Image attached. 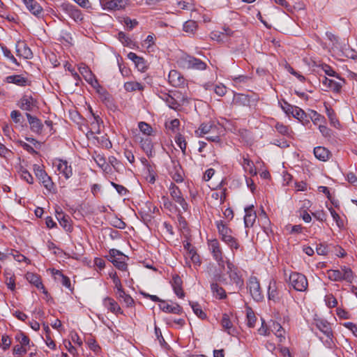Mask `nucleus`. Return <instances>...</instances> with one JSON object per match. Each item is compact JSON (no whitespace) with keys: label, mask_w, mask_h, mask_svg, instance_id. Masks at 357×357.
<instances>
[{"label":"nucleus","mask_w":357,"mask_h":357,"mask_svg":"<svg viewBox=\"0 0 357 357\" xmlns=\"http://www.w3.org/2000/svg\"><path fill=\"white\" fill-rule=\"evenodd\" d=\"M326 273L328 278L334 282L345 280L351 283L354 278L353 271L350 268L345 266H342L340 270H328Z\"/></svg>","instance_id":"nucleus-1"},{"label":"nucleus","mask_w":357,"mask_h":357,"mask_svg":"<svg viewBox=\"0 0 357 357\" xmlns=\"http://www.w3.org/2000/svg\"><path fill=\"white\" fill-rule=\"evenodd\" d=\"M289 284L296 291L304 292L307 289L308 282L307 278L302 273L293 272L288 279Z\"/></svg>","instance_id":"nucleus-2"},{"label":"nucleus","mask_w":357,"mask_h":357,"mask_svg":"<svg viewBox=\"0 0 357 357\" xmlns=\"http://www.w3.org/2000/svg\"><path fill=\"white\" fill-rule=\"evenodd\" d=\"M227 265V274L228 275L230 281L235 284L239 288L243 285V279L242 278L241 272L238 267L236 266L229 259L226 261Z\"/></svg>","instance_id":"nucleus-3"},{"label":"nucleus","mask_w":357,"mask_h":357,"mask_svg":"<svg viewBox=\"0 0 357 357\" xmlns=\"http://www.w3.org/2000/svg\"><path fill=\"white\" fill-rule=\"evenodd\" d=\"M60 9L77 23H81L84 20V15L82 11L70 3H61Z\"/></svg>","instance_id":"nucleus-4"},{"label":"nucleus","mask_w":357,"mask_h":357,"mask_svg":"<svg viewBox=\"0 0 357 357\" xmlns=\"http://www.w3.org/2000/svg\"><path fill=\"white\" fill-rule=\"evenodd\" d=\"M248 289L252 298L257 302H261L264 299V294L260 287L259 282L255 276H251L247 282Z\"/></svg>","instance_id":"nucleus-5"},{"label":"nucleus","mask_w":357,"mask_h":357,"mask_svg":"<svg viewBox=\"0 0 357 357\" xmlns=\"http://www.w3.org/2000/svg\"><path fill=\"white\" fill-rule=\"evenodd\" d=\"M208 250L213 256V258L218 264L221 266L224 263V252L221 245L218 239H209L207 241Z\"/></svg>","instance_id":"nucleus-6"},{"label":"nucleus","mask_w":357,"mask_h":357,"mask_svg":"<svg viewBox=\"0 0 357 357\" xmlns=\"http://www.w3.org/2000/svg\"><path fill=\"white\" fill-rule=\"evenodd\" d=\"M100 4L105 10H121L128 6L129 0H100Z\"/></svg>","instance_id":"nucleus-7"},{"label":"nucleus","mask_w":357,"mask_h":357,"mask_svg":"<svg viewBox=\"0 0 357 357\" xmlns=\"http://www.w3.org/2000/svg\"><path fill=\"white\" fill-rule=\"evenodd\" d=\"M33 171L36 176L41 182L45 189L51 192L54 189V183L45 171L38 165H33Z\"/></svg>","instance_id":"nucleus-8"},{"label":"nucleus","mask_w":357,"mask_h":357,"mask_svg":"<svg viewBox=\"0 0 357 357\" xmlns=\"http://www.w3.org/2000/svg\"><path fill=\"white\" fill-rule=\"evenodd\" d=\"M107 257L118 269L126 271L127 264L125 262L126 256L121 252L116 249H111Z\"/></svg>","instance_id":"nucleus-9"},{"label":"nucleus","mask_w":357,"mask_h":357,"mask_svg":"<svg viewBox=\"0 0 357 357\" xmlns=\"http://www.w3.org/2000/svg\"><path fill=\"white\" fill-rule=\"evenodd\" d=\"M180 93L178 91H172L171 93L165 91H160L158 94V97L166 102L167 105L173 109H177L180 107L177 98Z\"/></svg>","instance_id":"nucleus-10"},{"label":"nucleus","mask_w":357,"mask_h":357,"mask_svg":"<svg viewBox=\"0 0 357 357\" xmlns=\"http://www.w3.org/2000/svg\"><path fill=\"white\" fill-rule=\"evenodd\" d=\"M220 127L221 126L215 121H210L202 123L198 129L195 130V135L199 137H202L211 132H217V129Z\"/></svg>","instance_id":"nucleus-11"},{"label":"nucleus","mask_w":357,"mask_h":357,"mask_svg":"<svg viewBox=\"0 0 357 357\" xmlns=\"http://www.w3.org/2000/svg\"><path fill=\"white\" fill-rule=\"evenodd\" d=\"M169 192L172 199L181 206L183 211H187L188 209V204L183 198L181 190L175 184L171 183Z\"/></svg>","instance_id":"nucleus-12"},{"label":"nucleus","mask_w":357,"mask_h":357,"mask_svg":"<svg viewBox=\"0 0 357 357\" xmlns=\"http://www.w3.org/2000/svg\"><path fill=\"white\" fill-rule=\"evenodd\" d=\"M183 62L188 68L203 70L206 68V63L194 56H187L184 58Z\"/></svg>","instance_id":"nucleus-13"},{"label":"nucleus","mask_w":357,"mask_h":357,"mask_svg":"<svg viewBox=\"0 0 357 357\" xmlns=\"http://www.w3.org/2000/svg\"><path fill=\"white\" fill-rule=\"evenodd\" d=\"M36 100L31 95L25 94L20 100L19 107L26 111L31 112L36 106Z\"/></svg>","instance_id":"nucleus-14"},{"label":"nucleus","mask_w":357,"mask_h":357,"mask_svg":"<svg viewBox=\"0 0 357 357\" xmlns=\"http://www.w3.org/2000/svg\"><path fill=\"white\" fill-rule=\"evenodd\" d=\"M15 50L17 56L26 59L32 58V52L24 42L17 41L15 45Z\"/></svg>","instance_id":"nucleus-15"},{"label":"nucleus","mask_w":357,"mask_h":357,"mask_svg":"<svg viewBox=\"0 0 357 357\" xmlns=\"http://www.w3.org/2000/svg\"><path fill=\"white\" fill-rule=\"evenodd\" d=\"M169 84L174 87H180L185 83V79L177 70H170L168 75Z\"/></svg>","instance_id":"nucleus-16"},{"label":"nucleus","mask_w":357,"mask_h":357,"mask_svg":"<svg viewBox=\"0 0 357 357\" xmlns=\"http://www.w3.org/2000/svg\"><path fill=\"white\" fill-rule=\"evenodd\" d=\"M268 298L274 302L279 301L280 298V290L276 282L273 280H271L268 284Z\"/></svg>","instance_id":"nucleus-17"},{"label":"nucleus","mask_w":357,"mask_h":357,"mask_svg":"<svg viewBox=\"0 0 357 357\" xmlns=\"http://www.w3.org/2000/svg\"><path fill=\"white\" fill-rule=\"evenodd\" d=\"M159 307L161 310L167 313L180 314L183 312L182 307L178 304H169L165 301H161V303L159 304Z\"/></svg>","instance_id":"nucleus-18"},{"label":"nucleus","mask_w":357,"mask_h":357,"mask_svg":"<svg viewBox=\"0 0 357 357\" xmlns=\"http://www.w3.org/2000/svg\"><path fill=\"white\" fill-rule=\"evenodd\" d=\"M79 73L84 77L85 80L90 84L92 86L96 87L98 85V82L96 79L91 70L86 66H80L79 68Z\"/></svg>","instance_id":"nucleus-19"},{"label":"nucleus","mask_w":357,"mask_h":357,"mask_svg":"<svg viewBox=\"0 0 357 357\" xmlns=\"http://www.w3.org/2000/svg\"><path fill=\"white\" fill-rule=\"evenodd\" d=\"M344 79H340V82H337L331 79L324 77L322 80L323 85L332 90L334 92L338 93L340 91L342 84L344 83Z\"/></svg>","instance_id":"nucleus-20"},{"label":"nucleus","mask_w":357,"mask_h":357,"mask_svg":"<svg viewBox=\"0 0 357 357\" xmlns=\"http://www.w3.org/2000/svg\"><path fill=\"white\" fill-rule=\"evenodd\" d=\"M256 218V213L253 211V205L245 208L244 224L245 227H252Z\"/></svg>","instance_id":"nucleus-21"},{"label":"nucleus","mask_w":357,"mask_h":357,"mask_svg":"<svg viewBox=\"0 0 357 357\" xmlns=\"http://www.w3.org/2000/svg\"><path fill=\"white\" fill-rule=\"evenodd\" d=\"M26 8L34 15L38 17L43 12V8L36 0H22Z\"/></svg>","instance_id":"nucleus-22"},{"label":"nucleus","mask_w":357,"mask_h":357,"mask_svg":"<svg viewBox=\"0 0 357 357\" xmlns=\"http://www.w3.org/2000/svg\"><path fill=\"white\" fill-rule=\"evenodd\" d=\"M26 116L30 124L31 130L36 133H40L43 128L40 120L36 116H33L29 113H26Z\"/></svg>","instance_id":"nucleus-23"},{"label":"nucleus","mask_w":357,"mask_h":357,"mask_svg":"<svg viewBox=\"0 0 357 357\" xmlns=\"http://www.w3.org/2000/svg\"><path fill=\"white\" fill-rule=\"evenodd\" d=\"M26 280L33 285H34L38 289H43V293L47 295V291L45 289L44 285L42 283L40 278L36 274L32 273H27L26 275Z\"/></svg>","instance_id":"nucleus-24"},{"label":"nucleus","mask_w":357,"mask_h":357,"mask_svg":"<svg viewBox=\"0 0 357 357\" xmlns=\"http://www.w3.org/2000/svg\"><path fill=\"white\" fill-rule=\"evenodd\" d=\"M142 162L145 165V170H144V176L146 180L149 183H154L155 181L156 174L155 172V168L152 167L150 164H149L146 159L144 158Z\"/></svg>","instance_id":"nucleus-25"},{"label":"nucleus","mask_w":357,"mask_h":357,"mask_svg":"<svg viewBox=\"0 0 357 357\" xmlns=\"http://www.w3.org/2000/svg\"><path fill=\"white\" fill-rule=\"evenodd\" d=\"M104 306L107 308L109 311L114 313L115 314H122L121 310L119 304L112 298L106 297L103 300Z\"/></svg>","instance_id":"nucleus-26"},{"label":"nucleus","mask_w":357,"mask_h":357,"mask_svg":"<svg viewBox=\"0 0 357 357\" xmlns=\"http://www.w3.org/2000/svg\"><path fill=\"white\" fill-rule=\"evenodd\" d=\"M57 170L68 179L73 175V169L70 165H68L66 160H59L57 164Z\"/></svg>","instance_id":"nucleus-27"},{"label":"nucleus","mask_w":357,"mask_h":357,"mask_svg":"<svg viewBox=\"0 0 357 357\" xmlns=\"http://www.w3.org/2000/svg\"><path fill=\"white\" fill-rule=\"evenodd\" d=\"M314 155L316 158L324 162L327 161L331 155V152L323 146L315 147L314 149Z\"/></svg>","instance_id":"nucleus-28"},{"label":"nucleus","mask_w":357,"mask_h":357,"mask_svg":"<svg viewBox=\"0 0 357 357\" xmlns=\"http://www.w3.org/2000/svg\"><path fill=\"white\" fill-rule=\"evenodd\" d=\"M182 280L178 276H174L172 282V286L174 289V293L179 298H183L184 296V292L182 288Z\"/></svg>","instance_id":"nucleus-29"},{"label":"nucleus","mask_w":357,"mask_h":357,"mask_svg":"<svg viewBox=\"0 0 357 357\" xmlns=\"http://www.w3.org/2000/svg\"><path fill=\"white\" fill-rule=\"evenodd\" d=\"M242 158L243 161L241 162V165L243 166L244 170L252 176L256 175L257 171L255 167L254 162L249 159L248 155L245 156L243 155Z\"/></svg>","instance_id":"nucleus-30"},{"label":"nucleus","mask_w":357,"mask_h":357,"mask_svg":"<svg viewBox=\"0 0 357 357\" xmlns=\"http://www.w3.org/2000/svg\"><path fill=\"white\" fill-rule=\"evenodd\" d=\"M141 148L146 153L147 156L151 157L153 153V144L150 138L148 137L143 138L140 141Z\"/></svg>","instance_id":"nucleus-31"},{"label":"nucleus","mask_w":357,"mask_h":357,"mask_svg":"<svg viewBox=\"0 0 357 357\" xmlns=\"http://www.w3.org/2000/svg\"><path fill=\"white\" fill-rule=\"evenodd\" d=\"M6 80L8 83L15 84L17 86H26L27 79L21 75H13L6 77Z\"/></svg>","instance_id":"nucleus-32"},{"label":"nucleus","mask_w":357,"mask_h":357,"mask_svg":"<svg viewBox=\"0 0 357 357\" xmlns=\"http://www.w3.org/2000/svg\"><path fill=\"white\" fill-rule=\"evenodd\" d=\"M211 289L213 296L218 299H224L227 297L225 289L220 287L217 282H212L211 284Z\"/></svg>","instance_id":"nucleus-33"},{"label":"nucleus","mask_w":357,"mask_h":357,"mask_svg":"<svg viewBox=\"0 0 357 357\" xmlns=\"http://www.w3.org/2000/svg\"><path fill=\"white\" fill-rule=\"evenodd\" d=\"M216 227L221 240L233 233L232 230L222 221L216 222Z\"/></svg>","instance_id":"nucleus-34"},{"label":"nucleus","mask_w":357,"mask_h":357,"mask_svg":"<svg viewBox=\"0 0 357 357\" xmlns=\"http://www.w3.org/2000/svg\"><path fill=\"white\" fill-rule=\"evenodd\" d=\"M275 128L280 134L288 137H291L294 134L292 130L282 123H276Z\"/></svg>","instance_id":"nucleus-35"},{"label":"nucleus","mask_w":357,"mask_h":357,"mask_svg":"<svg viewBox=\"0 0 357 357\" xmlns=\"http://www.w3.org/2000/svg\"><path fill=\"white\" fill-rule=\"evenodd\" d=\"M102 121L100 119V117L98 115H96L95 114L92 113V121L90 124L91 132L97 134L100 133V125Z\"/></svg>","instance_id":"nucleus-36"},{"label":"nucleus","mask_w":357,"mask_h":357,"mask_svg":"<svg viewBox=\"0 0 357 357\" xmlns=\"http://www.w3.org/2000/svg\"><path fill=\"white\" fill-rule=\"evenodd\" d=\"M221 325L225 331H226L229 334H232L234 331L233 324L228 314H223L221 320Z\"/></svg>","instance_id":"nucleus-37"},{"label":"nucleus","mask_w":357,"mask_h":357,"mask_svg":"<svg viewBox=\"0 0 357 357\" xmlns=\"http://www.w3.org/2000/svg\"><path fill=\"white\" fill-rule=\"evenodd\" d=\"M316 325L319 330L322 332L324 335H331V333H333L330 324L326 321H317Z\"/></svg>","instance_id":"nucleus-38"},{"label":"nucleus","mask_w":357,"mask_h":357,"mask_svg":"<svg viewBox=\"0 0 357 357\" xmlns=\"http://www.w3.org/2000/svg\"><path fill=\"white\" fill-rule=\"evenodd\" d=\"M183 29L189 34H194L197 29V24L195 21L188 20L183 24Z\"/></svg>","instance_id":"nucleus-39"},{"label":"nucleus","mask_w":357,"mask_h":357,"mask_svg":"<svg viewBox=\"0 0 357 357\" xmlns=\"http://www.w3.org/2000/svg\"><path fill=\"white\" fill-rule=\"evenodd\" d=\"M310 119L315 125L326 123L325 117L314 110H311Z\"/></svg>","instance_id":"nucleus-40"},{"label":"nucleus","mask_w":357,"mask_h":357,"mask_svg":"<svg viewBox=\"0 0 357 357\" xmlns=\"http://www.w3.org/2000/svg\"><path fill=\"white\" fill-rule=\"evenodd\" d=\"M171 176L173 180H174L177 183H181L183 181V172L181 167L179 165L174 166V172H171Z\"/></svg>","instance_id":"nucleus-41"},{"label":"nucleus","mask_w":357,"mask_h":357,"mask_svg":"<svg viewBox=\"0 0 357 357\" xmlns=\"http://www.w3.org/2000/svg\"><path fill=\"white\" fill-rule=\"evenodd\" d=\"M124 88L127 91H142L144 86L142 84L137 82H128L124 84Z\"/></svg>","instance_id":"nucleus-42"},{"label":"nucleus","mask_w":357,"mask_h":357,"mask_svg":"<svg viewBox=\"0 0 357 357\" xmlns=\"http://www.w3.org/2000/svg\"><path fill=\"white\" fill-rule=\"evenodd\" d=\"M326 112L332 126H333L334 127H337L338 125H340V123L336 118V115L333 109L328 107H326Z\"/></svg>","instance_id":"nucleus-43"},{"label":"nucleus","mask_w":357,"mask_h":357,"mask_svg":"<svg viewBox=\"0 0 357 357\" xmlns=\"http://www.w3.org/2000/svg\"><path fill=\"white\" fill-rule=\"evenodd\" d=\"M190 305L194 313L200 319H204L206 317V314L202 310L201 306L197 303L190 302Z\"/></svg>","instance_id":"nucleus-44"},{"label":"nucleus","mask_w":357,"mask_h":357,"mask_svg":"<svg viewBox=\"0 0 357 357\" xmlns=\"http://www.w3.org/2000/svg\"><path fill=\"white\" fill-rule=\"evenodd\" d=\"M19 173L20 174V177L26 181L28 183L32 184L33 183V178L32 175L23 167L20 168Z\"/></svg>","instance_id":"nucleus-45"},{"label":"nucleus","mask_w":357,"mask_h":357,"mask_svg":"<svg viewBox=\"0 0 357 357\" xmlns=\"http://www.w3.org/2000/svg\"><path fill=\"white\" fill-rule=\"evenodd\" d=\"M329 211L334 221H335L337 226L340 229L344 227V220L340 218L339 214L333 208H329Z\"/></svg>","instance_id":"nucleus-46"},{"label":"nucleus","mask_w":357,"mask_h":357,"mask_svg":"<svg viewBox=\"0 0 357 357\" xmlns=\"http://www.w3.org/2000/svg\"><path fill=\"white\" fill-rule=\"evenodd\" d=\"M94 160L96 164L104 171H107V168H109V166L107 164L105 158L98 154L94 158Z\"/></svg>","instance_id":"nucleus-47"},{"label":"nucleus","mask_w":357,"mask_h":357,"mask_svg":"<svg viewBox=\"0 0 357 357\" xmlns=\"http://www.w3.org/2000/svg\"><path fill=\"white\" fill-rule=\"evenodd\" d=\"M139 130L144 135L147 136H150L153 132V129L151 126L145 123V122H139L138 125Z\"/></svg>","instance_id":"nucleus-48"},{"label":"nucleus","mask_w":357,"mask_h":357,"mask_svg":"<svg viewBox=\"0 0 357 357\" xmlns=\"http://www.w3.org/2000/svg\"><path fill=\"white\" fill-rule=\"evenodd\" d=\"M71 220L68 215L59 221L60 225L68 232H71L73 230V227L71 225Z\"/></svg>","instance_id":"nucleus-49"},{"label":"nucleus","mask_w":357,"mask_h":357,"mask_svg":"<svg viewBox=\"0 0 357 357\" xmlns=\"http://www.w3.org/2000/svg\"><path fill=\"white\" fill-rule=\"evenodd\" d=\"M118 297L123 300L127 307H130L134 303L132 298L130 295L126 294L124 291H120V294L118 295Z\"/></svg>","instance_id":"nucleus-50"},{"label":"nucleus","mask_w":357,"mask_h":357,"mask_svg":"<svg viewBox=\"0 0 357 357\" xmlns=\"http://www.w3.org/2000/svg\"><path fill=\"white\" fill-rule=\"evenodd\" d=\"M1 50L5 57L8 59L12 63L16 65H19V63L17 61V59L15 58V56L13 55L10 50L8 47H6V46H1Z\"/></svg>","instance_id":"nucleus-51"},{"label":"nucleus","mask_w":357,"mask_h":357,"mask_svg":"<svg viewBox=\"0 0 357 357\" xmlns=\"http://www.w3.org/2000/svg\"><path fill=\"white\" fill-rule=\"evenodd\" d=\"M222 132V128L217 129V132H211L210 134H208V136L206 137V139L211 142H220V137Z\"/></svg>","instance_id":"nucleus-52"},{"label":"nucleus","mask_w":357,"mask_h":357,"mask_svg":"<svg viewBox=\"0 0 357 357\" xmlns=\"http://www.w3.org/2000/svg\"><path fill=\"white\" fill-rule=\"evenodd\" d=\"M118 38L126 46L130 47L132 43V40L122 31L118 33Z\"/></svg>","instance_id":"nucleus-53"},{"label":"nucleus","mask_w":357,"mask_h":357,"mask_svg":"<svg viewBox=\"0 0 357 357\" xmlns=\"http://www.w3.org/2000/svg\"><path fill=\"white\" fill-rule=\"evenodd\" d=\"M175 142L178 147L181 149L182 152L185 153L186 149V142L185 138L181 135H178L175 138Z\"/></svg>","instance_id":"nucleus-54"},{"label":"nucleus","mask_w":357,"mask_h":357,"mask_svg":"<svg viewBox=\"0 0 357 357\" xmlns=\"http://www.w3.org/2000/svg\"><path fill=\"white\" fill-rule=\"evenodd\" d=\"M325 339L322 337H320V340L324 342V345L328 348H333L335 346V343L333 340V333L331 335H324Z\"/></svg>","instance_id":"nucleus-55"},{"label":"nucleus","mask_w":357,"mask_h":357,"mask_svg":"<svg viewBox=\"0 0 357 357\" xmlns=\"http://www.w3.org/2000/svg\"><path fill=\"white\" fill-rule=\"evenodd\" d=\"M11 344V340L8 335H3L1 337L0 347L3 350H7Z\"/></svg>","instance_id":"nucleus-56"},{"label":"nucleus","mask_w":357,"mask_h":357,"mask_svg":"<svg viewBox=\"0 0 357 357\" xmlns=\"http://www.w3.org/2000/svg\"><path fill=\"white\" fill-rule=\"evenodd\" d=\"M325 302L329 307H335L337 304L336 298L332 294H328L325 296Z\"/></svg>","instance_id":"nucleus-57"},{"label":"nucleus","mask_w":357,"mask_h":357,"mask_svg":"<svg viewBox=\"0 0 357 357\" xmlns=\"http://www.w3.org/2000/svg\"><path fill=\"white\" fill-rule=\"evenodd\" d=\"M5 283L8 288L11 291H14L15 289V280L14 276H8V274H6Z\"/></svg>","instance_id":"nucleus-58"},{"label":"nucleus","mask_w":357,"mask_h":357,"mask_svg":"<svg viewBox=\"0 0 357 357\" xmlns=\"http://www.w3.org/2000/svg\"><path fill=\"white\" fill-rule=\"evenodd\" d=\"M18 340L20 342V344L25 347L28 349H30V340L26 335L23 333L20 334V336L18 337Z\"/></svg>","instance_id":"nucleus-59"},{"label":"nucleus","mask_w":357,"mask_h":357,"mask_svg":"<svg viewBox=\"0 0 357 357\" xmlns=\"http://www.w3.org/2000/svg\"><path fill=\"white\" fill-rule=\"evenodd\" d=\"M179 126L180 121L177 119L171 120L169 122L166 123V127L174 132L178 128Z\"/></svg>","instance_id":"nucleus-60"},{"label":"nucleus","mask_w":357,"mask_h":357,"mask_svg":"<svg viewBox=\"0 0 357 357\" xmlns=\"http://www.w3.org/2000/svg\"><path fill=\"white\" fill-rule=\"evenodd\" d=\"M28 350L29 349L25 347L21 344H17L13 347V354L22 356L25 354Z\"/></svg>","instance_id":"nucleus-61"},{"label":"nucleus","mask_w":357,"mask_h":357,"mask_svg":"<svg viewBox=\"0 0 357 357\" xmlns=\"http://www.w3.org/2000/svg\"><path fill=\"white\" fill-rule=\"evenodd\" d=\"M248 326L250 328H253L255 326L257 318L252 311L247 312Z\"/></svg>","instance_id":"nucleus-62"},{"label":"nucleus","mask_w":357,"mask_h":357,"mask_svg":"<svg viewBox=\"0 0 357 357\" xmlns=\"http://www.w3.org/2000/svg\"><path fill=\"white\" fill-rule=\"evenodd\" d=\"M214 92L218 96H223L225 95L227 92L226 87L222 84H218L215 85V87L214 88Z\"/></svg>","instance_id":"nucleus-63"},{"label":"nucleus","mask_w":357,"mask_h":357,"mask_svg":"<svg viewBox=\"0 0 357 357\" xmlns=\"http://www.w3.org/2000/svg\"><path fill=\"white\" fill-rule=\"evenodd\" d=\"M287 230H289V232L291 234L296 233L300 234L302 232L303 227L301 225H287L286 227Z\"/></svg>","instance_id":"nucleus-64"}]
</instances>
